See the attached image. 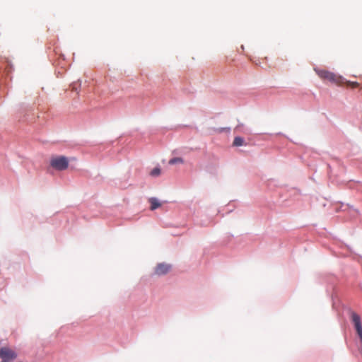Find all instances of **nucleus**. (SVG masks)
Returning <instances> with one entry per match:
<instances>
[{
    "mask_svg": "<svg viewBox=\"0 0 362 362\" xmlns=\"http://www.w3.org/2000/svg\"><path fill=\"white\" fill-rule=\"evenodd\" d=\"M317 74L324 80H327L338 86H341L344 83V78L339 75L332 73L327 70L315 69Z\"/></svg>",
    "mask_w": 362,
    "mask_h": 362,
    "instance_id": "1",
    "label": "nucleus"
},
{
    "mask_svg": "<svg viewBox=\"0 0 362 362\" xmlns=\"http://www.w3.org/2000/svg\"><path fill=\"white\" fill-rule=\"evenodd\" d=\"M50 165L57 170H64L68 168L69 160L66 157L62 156L53 157L50 160Z\"/></svg>",
    "mask_w": 362,
    "mask_h": 362,
    "instance_id": "2",
    "label": "nucleus"
},
{
    "mask_svg": "<svg viewBox=\"0 0 362 362\" xmlns=\"http://www.w3.org/2000/svg\"><path fill=\"white\" fill-rule=\"evenodd\" d=\"M17 356V353L8 346H3L0 349L1 362L13 361Z\"/></svg>",
    "mask_w": 362,
    "mask_h": 362,
    "instance_id": "3",
    "label": "nucleus"
},
{
    "mask_svg": "<svg viewBox=\"0 0 362 362\" xmlns=\"http://www.w3.org/2000/svg\"><path fill=\"white\" fill-rule=\"evenodd\" d=\"M351 320L354 324V327L357 334L358 335L360 340L362 343V325L361 322L360 316L355 312H352L351 314Z\"/></svg>",
    "mask_w": 362,
    "mask_h": 362,
    "instance_id": "4",
    "label": "nucleus"
},
{
    "mask_svg": "<svg viewBox=\"0 0 362 362\" xmlns=\"http://www.w3.org/2000/svg\"><path fill=\"white\" fill-rule=\"evenodd\" d=\"M171 266L170 264L160 263L155 267L154 273L158 276L165 275L169 272Z\"/></svg>",
    "mask_w": 362,
    "mask_h": 362,
    "instance_id": "5",
    "label": "nucleus"
},
{
    "mask_svg": "<svg viewBox=\"0 0 362 362\" xmlns=\"http://www.w3.org/2000/svg\"><path fill=\"white\" fill-rule=\"evenodd\" d=\"M149 202L151 204V210L153 211L155 209H156L157 208L160 207V203L159 202V201L156 199V198H154V197H152V198H150L149 199Z\"/></svg>",
    "mask_w": 362,
    "mask_h": 362,
    "instance_id": "6",
    "label": "nucleus"
},
{
    "mask_svg": "<svg viewBox=\"0 0 362 362\" xmlns=\"http://www.w3.org/2000/svg\"><path fill=\"white\" fill-rule=\"evenodd\" d=\"M245 144V141L242 137L236 136L233 140V146H240Z\"/></svg>",
    "mask_w": 362,
    "mask_h": 362,
    "instance_id": "7",
    "label": "nucleus"
},
{
    "mask_svg": "<svg viewBox=\"0 0 362 362\" xmlns=\"http://www.w3.org/2000/svg\"><path fill=\"white\" fill-rule=\"evenodd\" d=\"M177 163L182 164V163H184V160L182 158L177 157V158H173L169 160L170 165H175Z\"/></svg>",
    "mask_w": 362,
    "mask_h": 362,
    "instance_id": "8",
    "label": "nucleus"
},
{
    "mask_svg": "<svg viewBox=\"0 0 362 362\" xmlns=\"http://www.w3.org/2000/svg\"><path fill=\"white\" fill-rule=\"evenodd\" d=\"M343 84H346L348 86L351 87L352 88H358L359 86V83H357V82H351V81H346L345 78H344V83Z\"/></svg>",
    "mask_w": 362,
    "mask_h": 362,
    "instance_id": "9",
    "label": "nucleus"
},
{
    "mask_svg": "<svg viewBox=\"0 0 362 362\" xmlns=\"http://www.w3.org/2000/svg\"><path fill=\"white\" fill-rule=\"evenodd\" d=\"M160 171L161 170L160 168H155L151 171L150 175L153 177H157L160 175Z\"/></svg>",
    "mask_w": 362,
    "mask_h": 362,
    "instance_id": "10",
    "label": "nucleus"
}]
</instances>
